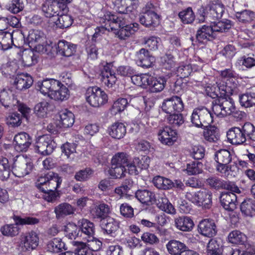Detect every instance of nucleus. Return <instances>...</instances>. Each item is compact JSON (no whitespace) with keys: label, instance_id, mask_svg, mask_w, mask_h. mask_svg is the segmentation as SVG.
<instances>
[{"label":"nucleus","instance_id":"f257e3e1","mask_svg":"<svg viewBox=\"0 0 255 255\" xmlns=\"http://www.w3.org/2000/svg\"><path fill=\"white\" fill-rule=\"evenodd\" d=\"M128 16L126 14L125 17H118L117 15L107 12L102 18L104 25L102 28L104 27L108 31L115 30L120 39L125 40L138 29V23H128Z\"/></svg>","mask_w":255,"mask_h":255},{"label":"nucleus","instance_id":"f03ea898","mask_svg":"<svg viewBox=\"0 0 255 255\" xmlns=\"http://www.w3.org/2000/svg\"><path fill=\"white\" fill-rule=\"evenodd\" d=\"M62 181L61 177L51 171H45L41 174L35 182V186L43 192V198L47 201L53 202L59 198L60 194L55 191L60 186Z\"/></svg>","mask_w":255,"mask_h":255},{"label":"nucleus","instance_id":"7ed1b4c3","mask_svg":"<svg viewBox=\"0 0 255 255\" xmlns=\"http://www.w3.org/2000/svg\"><path fill=\"white\" fill-rule=\"evenodd\" d=\"M46 17H53L57 27L64 28V0H46L41 6Z\"/></svg>","mask_w":255,"mask_h":255},{"label":"nucleus","instance_id":"20e7f679","mask_svg":"<svg viewBox=\"0 0 255 255\" xmlns=\"http://www.w3.org/2000/svg\"><path fill=\"white\" fill-rule=\"evenodd\" d=\"M63 85L62 83L54 79H44L38 81L35 84V88L44 95H47L51 99L58 102H62L64 96L62 95L61 88Z\"/></svg>","mask_w":255,"mask_h":255},{"label":"nucleus","instance_id":"39448f33","mask_svg":"<svg viewBox=\"0 0 255 255\" xmlns=\"http://www.w3.org/2000/svg\"><path fill=\"white\" fill-rule=\"evenodd\" d=\"M221 79L216 82L221 95H232L236 92L237 74L232 69H225L220 72Z\"/></svg>","mask_w":255,"mask_h":255},{"label":"nucleus","instance_id":"423d86ee","mask_svg":"<svg viewBox=\"0 0 255 255\" xmlns=\"http://www.w3.org/2000/svg\"><path fill=\"white\" fill-rule=\"evenodd\" d=\"M214 116L205 107L195 108L191 116V122L198 128H205L213 122Z\"/></svg>","mask_w":255,"mask_h":255},{"label":"nucleus","instance_id":"0eeeda50","mask_svg":"<svg viewBox=\"0 0 255 255\" xmlns=\"http://www.w3.org/2000/svg\"><path fill=\"white\" fill-rule=\"evenodd\" d=\"M85 97L87 102L94 107H99L108 101L107 95L98 87L88 88L85 94Z\"/></svg>","mask_w":255,"mask_h":255},{"label":"nucleus","instance_id":"6e6552de","mask_svg":"<svg viewBox=\"0 0 255 255\" xmlns=\"http://www.w3.org/2000/svg\"><path fill=\"white\" fill-rule=\"evenodd\" d=\"M186 196L188 199L198 206H202L207 209L211 206L212 193L209 190L202 189L197 192H194L193 195L188 193Z\"/></svg>","mask_w":255,"mask_h":255},{"label":"nucleus","instance_id":"1a4fd4ad","mask_svg":"<svg viewBox=\"0 0 255 255\" xmlns=\"http://www.w3.org/2000/svg\"><path fill=\"white\" fill-rule=\"evenodd\" d=\"M56 146L55 143L48 135L39 136L36 143L35 149L43 155L50 154Z\"/></svg>","mask_w":255,"mask_h":255},{"label":"nucleus","instance_id":"9d476101","mask_svg":"<svg viewBox=\"0 0 255 255\" xmlns=\"http://www.w3.org/2000/svg\"><path fill=\"white\" fill-rule=\"evenodd\" d=\"M162 109L167 114L181 113L184 109V104L181 98L178 96H173L164 100Z\"/></svg>","mask_w":255,"mask_h":255},{"label":"nucleus","instance_id":"9b49d317","mask_svg":"<svg viewBox=\"0 0 255 255\" xmlns=\"http://www.w3.org/2000/svg\"><path fill=\"white\" fill-rule=\"evenodd\" d=\"M199 233L208 238H212L217 233V228L215 221L210 219H205L201 221L198 226Z\"/></svg>","mask_w":255,"mask_h":255},{"label":"nucleus","instance_id":"f8f14e48","mask_svg":"<svg viewBox=\"0 0 255 255\" xmlns=\"http://www.w3.org/2000/svg\"><path fill=\"white\" fill-rule=\"evenodd\" d=\"M39 238L36 233L31 232L26 234L19 244L18 250L22 252L31 251L38 245Z\"/></svg>","mask_w":255,"mask_h":255},{"label":"nucleus","instance_id":"ddd939ff","mask_svg":"<svg viewBox=\"0 0 255 255\" xmlns=\"http://www.w3.org/2000/svg\"><path fill=\"white\" fill-rule=\"evenodd\" d=\"M243 130V125L229 129L227 132L228 141L233 144H244L246 141Z\"/></svg>","mask_w":255,"mask_h":255},{"label":"nucleus","instance_id":"4468645a","mask_svg":"<svg viewBox=\"0 0 255 255\" xmlns=\"http://www.w3.org/2000/svg\"><path fill=\"white\" fill-rule=\"evenodd\" d=\"M135 60L138 66L148 68L155 62V58L145 48H141L135 54Z\"/></svg>","mask_w":255,"mask_h":255},{"label":"nucleus","instance_id":"2eb2a0df","mask_svg":"<svg viewBox=\"0 0 255 255\" xmlns=\"http://www.w3.org/2000/svg\"><path fill=\"white\" fill-rule=\"evenodd\" d=\"M158 135L160 141L168 145H172L176 141L177 138L176 131L167 126L160 129Z\"/></svg>","mask_w":255,"mask_h":255},{"label":"nucleus","instance_id":"dca6fc26","mask_svg":"<svg viewBox=\"0 0 255 255\" xmlns=\"http://www.w3.org/2000/svg\"><path fill=\"white\" fill-rule=\"evenodd\" d=\"M140 23L147 27L153 28L159 25L158 15L152 10H147L139 17Z\"/></svg>","mask_w":255,"mask_h":255},{"label":"nucleus","instance_id":"f3484780","mask_svg":"<svg viewBox=\"0 0 255 255\" xmlns=\"http://www.w3.org/2000/svg\"><path fill=\"white\" fill-rule=\"evenodd\" d=\"M113 68L112 63H107L104 66L103 70L101 72V80L105 85L109 87H112L117 80Z\"/></svg>","mask_w":255,"mask_h":255},{"label":"nucleus","instance_id":"a211bd4d","mask_svg":"<svg viewBox=\"0 0 255 255\" xmlns=\"http://www.w3.org/2000/svg\"><path fill=\"white\" fill-rule=\"evenodd\" d=\"M32 138L29 135L22 132L16 134L14 137L15 148L17 151H26L32 143Z\"/></svg>","mask_w":255,"mask_h":255},{"label":"nucleus","instance_id":"6ab92c4d","mask_svg":"<svg viewBox=\"0 0 255 255\" xmlns=\"http://www.w3.org/2000/svg\"><path fill=\"white\" fill-rule=\"evenodd\" d=\"M113 3L116 6L118 12L122 14L121 15H117L118 17H125L126 14L128 15V19H132L134 17V13H132V0H115Z\"/></svg>","mask_w":255,"mask_h":255},{"label":"nucleus","instance_id":"aec40b11","mask_svg":"<svg viewBox=\"0 0 255 255\" xmlns=\"http://www.w3.org/2000/svg\"><path fill=\"white\" fill-rule=\"evenodd\" d=\"M100 226L104 234L114 237L119 228V223L114 218L108 217L100 222Z\"/></svg>","mask_w":255,"mask_h":255},{"label":"nucleus","instance_id":"412c9836","mask_svg":"<svg viewBox=\"0 0 255 255\" xmlns=\"http://www.w3.org/2000/svg\"><path fill=\"white\" fill-rule=\"evenodd\" d=\"M223 207L229 211H233L237 207V197L233 192H223L220 197Z\"/></svg>","mask_w":255,"mask_h":255},{"label":"nucleus","instance_id":"4be33fe9","mask_svg":"<svg viewBox=\"0 0 255 255\" xmlns=\"http://www.w3.org/2000/svg\"><path fill=\"white\" fill-rule=\"evenodd\" d=\"M12 172L16 176L21 177L28 174L33 168L31 162H26L24 161H15L11 167Z\"/></svg>","mask_w":255,"mask_h":255},{"label":"nucleus","instance_id":"5701e85b","mask_svg":"<svg viewBox=\"0 0 255 255\" xmlns=\"http://www.w3.org/2000/svg\"><path fill=\"white\" fill-rule=\"evenodd\" d=\"M33 83L32 77L28 74L18 75L14 81V85L17 90L25 91L29 88Z\"/></svg>","mask_w":255,"mask_h":255},{"label":"nucleus","instance_id":"b1692460","mask_svg":"<svg viewBox=\"0 0 255 255\" xmlns=\"http://www.w3.org/2000/svg\"><path fill=\"white\" fill-rule=\"evenodd\" d=\"M166 247L168 252L171 255H181L187 249L184 243L175 240L169 241Z\"/></svg>","mask_w":255,"mask_h":255},{"label":"nucleus","instance_id":"393cba45","mask_svg":"<svg viewBox=\"0 0 255 255\" xmlns=\"http://www.w3.org/2000/svg\"><path fill=\"white\" fill-rule=\"evenodd\" d=\"M21 58L23 65L30 67L37 63L39 54L34 52L31 48L23 51Z\"/></svg>","mask_w":255,"mask_h":255},{"label":"nucleus","instance_id":"a878e982","mask_svg":"<svg viewBox=\"0 0 255 255\" xmlns=\"http://www.w3.org/2000/svg\"><path fill=\"white\" fill-rule=\"evenodd\" d=\"M213 29L210 25H204L198 29L196 37L200 43H205L214 38Z\"/></svg>","mask_w":255,"mask_h":255},{"label":"nucleus","instance_id":"bb28decb","mask_svg":"<svg viewBox=\"0 0 255 255\" xmlns=\"http://www.w3.org/2000/svg\"><path fill=\"white\" fill-rule=\"evenodd\" d=\"M91 213L94 218L100 219L101 221L108 218L110 213V207L106 204L102 203L93 208Z\"/></svg>","mask_w":255,"mask_h":255},{"label":"nucleus","instance_id":"cd10ccee","mask_svg":"<svg viewBox=\"0 0 255 255\" xmlns=\"http://www.w3.org/2000/svg\"><path fill=\"white\" fill-rule=\"evenodd\" d=\"M11 90L3 89L0 93V102L5 108L11 107L17 103Z\"/></svg>","mask_w":255,"mask_h":255},{"label":"nucleus","instance_id":"c85d7f7f","mask_svg":"<svg viewBox=\"0 0 255 255\" xmlns=\"http://www.w3.org/2000/svg\"><path fill=\"white\" fill-rule=\"evenodd\" d=\"M204 129L203 136L204 139L210 142H217L220 139L219 130L215 126H207Z\"/></svg>","mask_w":255,"mask_h":255},{"label":"nucleus","instance_id":"c756f323","mask_svg":"<svg viewBox=\"0 0 255 255\" xmlns=\"http://www.w3.org/2000/svg\"><path fill=\"white\" fill-rule=\"evenodd\" d=\"M211 22L220 19L224 12V5L219 2H212L209 4Z\"/></svg>","mask_w":255,"mask_h":255},{"label":"nucleus","instance_id":"7c9ffc66","mask_svg":"<svg viewBox=\"0 0 255 255\" xmlns=\"http://www.w3.org/2000/svg\"><path fill=\"white\" fill-rule=\"evenodd\" d=\"M174 222L176 227L184 232L191 231L194 225L192 220L187 216L179 217L175 219Z\"/></svg>","mask_w":255,"mask_h":255},{"label":"nucleus","instance_id":"2f4dec72","mask_svg":"<svg viewBox=\"0 0 255 255\" xmlns=\"http://www.w3.org/2000/svg\"><path fill=\"white\" fill-rule=\"evenodd\" d=\"M229 164L218 163L216 166L218 171L223 176L229 178L236 177L239 172L237 166L235 165H228Z\"/></svg>","mask_w":255,"mask_h":255},{"label":"nucleus","instance_id":"473e14b6","mask_svg":"<svg viewBox=\"0 0 255 255\" xmlns=\"http://www.w3.org/2000/svg\"><path fill=\"white\" fill-rule=\"evenodd\" d=\"M135 197L141 203L147 205L153 204L155 199L154 193L147 190H137Z\"/></svg>","mask_w":255,"mask_h":255},{"label":"nucleus","instance_id":"72a5a7b5","mask_svg":"<svg viewBox=\"0 0 255 255\" xmlns=\"http://www.w3.org/2000/svg\"><path fill=\"white\" fill-rule=\"evenodd\" d=\"M126 133V128L121 123H115L109 128V134L113 138L121 139Z\"/></svg>","mask_w":255,"mask_h":255},{"label":"nucleus","instance_id":"f704fd0d","mask_svg":"<svg viewBox=\"0 0 255 255\" xmlns=\"http://www.w3.org/2000/svg\"><path fill=\"white\" fill-rule=\"evenodd\" d=\"M239 102L242 107L245 108L255 107V93L247 92L239 96Z\"/></svg>","mask_w":255,"mask_h":255},{"label":"nucleus","instance_id":"c9c22d12","mask_svg":"<svg viewBox=\"0 0 255 255\" xmlns=\"http://www.w3.org/2000/svg\"><path fill=\"white\" fill-rule=\"evenodd\" d=\"M154 185L161 190H169L173 187V182L168 178L156 176L152 180Z\"/></svg>","mask_w":255,"mask_h":255},{"label":"nucleus","instance_id":"e433bc0d","mask_svg":"<svg viewBox=\"0 0 255 255\" xmlns=\"http://www.w3.org/2000/svg\"><path fill=\"white\" fill-rule=\"evenodd\" d=\"M13 44V35L9 32H0V50L5 51Z\"/></svg>","mask_w":255,"mask_h":255},{"label":"nucleus","instance_id":"4c0bfd02","mask_svg":"<svg viewBox=\"0 0 255 255\" xmlns=\"http://www.w3.org/2000/svg\"><path fill=\"white\" fill-rule=\"evenodd\" d=\"M50 107L49 103L45 101L39 102L34 108V114L38 118H45L50 111Z\"/></svg>","mask_w":255,"mask_h":255},{"label":"nucleus","instance_id":"58836bf2","mask_svg":"<svg viewBox=\"0 0 255 255\" xmlns=\"http://www.w3.org/2000/svg\"><path fill=\"white\" fill-rule=\"evenodd\" d=\"M79 226L82 233L88 236V238H91L94 234V224L90 221L82 219L79 221Z\"/></svg>","mask_w":255,"mask_h":255},{"label":"nucleus","instance_id":"ea45409f","mask_svg":"<svg viewBox=\"0 0 255 255\" xmlns=\"http://www.w3.org/2000/svg\"><path fill=\"white\" fill-rule=\"evenodd\" d=\"M240 209L242 214L252 217L255 214V201L251 199H246L241 204Z\"/></svg>","mask_w":255,"mask_h":255},{"label":"nucleus","instance_id":"a19ab883","mask_svg":"<svg viewBox=\"0 0 255 255\" xmlns=\"http://www.w3.org/2000/svg\"><path fill=\"white\" fill-rule=\"evenodd\" d=\"M208 255H223V249L220 244L215 239L210 240L207 246Z\"/></svg>","mask_w":255,"mask_h":255},{"label":"nucleus","instance_id":"79ce46f5","mask_svg":"<svg viewBox=\"0 0 255 255\" xmlns=\"http://www.w3.org/2000/svg\"><path fill=\"white\" fill-rule=\"evenodd\" d=\"M178 17L183 24H191L195 18L194 12L191 7H188L178 13Z\"/></svg>","mask_w":255,"mask_h":255},{"label":"nucleus","instance_id":"37998d69","mask_svg":"<svg viewBox=\"0 0 255 255\" xmlns=\"http://www.w3.org/2000/svg\"><path fill=\"white\" fill-rule=\"evenodd\" d=\"M222 103V110H223L224 114L225 116L231 115L235 113L236 107L234 100L230 98L220 97Z\"/></svg>","mask_w":255,"mask_h":255},{"label":"nucleus","instance_id":"c03bdc74","mask_svg":"<svg viewBox=\"0 0 255 255\" xmlns=\"http://www.w3.org/2000/svg\"><path fill=\"white\" fill-rule=\"evenodd\" d=\"M11 171L8 160L5 157H0V179L1 180L7 179Z\"/></svg>","mask_w":255,"mask_h":255},{"label":"nucleus","instance_id":"a18cd8bd","mask_svg":"<svg viewBox=\"0 0 255 255\" xmlns=\"http://www.w3.org/2000/svg\"><path fill=\"white\" fill-rule=\"evenodd\" d=\"M166 83V80L164 77H160L158 78L152 77L149 89L151 92L158 93L162 91Z\"/></svg>","mask_w":255,"mask_h":255},{"label":"nucleus","instance_id":"49530a36","mask_svg":"<svg viewBox=\"0 0 255 255\" xmlns=\"http://www.w3.org/2000/svg\"><path fill=\"white\" fill-rule=\"evenodd\" d=\"M215 21V20L213 21V22H211L212 24L210 25L211 28L213 29V34L216 32H225L231 27V21L230 20L225 19L224 21H219L217 22H216Z\"/></svg>","mask_w":255,"mask_h":255},{"label":"nucleus","instance_id":"de8ad7c7","mask_svg":"<svg viewBox=\"0 0 255 255\" xmlns=\"http://www.w3.org/2000/svg\"><path fill=\"white\" fill-rule=\"evenodd\" d=\"M19 224H6L0 228V231L1 234L7 237H14L19 234V228L18 225Z\"/></svg>","mask_w":255,"mask_h":255},{"label":"nucleus","instance_id":"09e8293b","mask_svg":"<svg viewBox=\"0 0 255 255\" xmlns=\"http://www.w3.org/2000/svg\"><path fill=\"white\" fill-rule=\"evenodd\" d=\"M215 159L218 163L229 164L232 161V155L229 150L221 149L216 152Z\"/></svg>","mask_w":255,"mask_h":255},{"label":"nucleus","instance_id":"8fccbe9b","mask_svg":"<svg viewBox=\"0 0 255 255\" xmlns=\"http://www.w3.org/2000/svg\"><path fill=\"white\" fill-rule=\"evenodd\" d=\"M196 14L197 20L199 23L211 22L209 4L206 6H201L198 8Z\"/></svg>","mask_w":255,"mask_h":255},{"label":"nucleus","instance_id":"3c124183","mask_svg":"<svg viewBox=\"0 0 255 255\" xmlns=\"http://www.w3.org/2000/svg\"><path fill=\"white\" fill-rule=\"evenodd\" d=\"M246 141H251L255 144V127L250 122H246L243 125Z\"/></svg>","mask_w":255,"mask_h":255},{"label":"nucleus","instance_id":"603ef678","mask_svg":"<svg viewBox=\"0 0 255 255\" xmlns=\"http://www.w3.org/2000/svg\"><path fill=\"white\" fill-rule=\"evenodd\" d=\"M127 169L123 166L111 164V167L108 170L110 176L114 179H120L126 176Z\"/></svg>","mask_w":255,"mask_h":255},{"label":"nucleus","instance_id":"864d4df0","mask_svg":"<svg viewBox=\"0 0 255 255\" xmlns=\"http://www.w3.org/2000/svg\"><path fill=\"white\" fill-rule=\"evenodd\" d=\"M230 243L234 244L243 245L247 241L246 236L239 231H233L228 236Z\"/></svg>","mask_w":255,"mask_h":255},{"label":"nucleus","instance_id":"5fc2aeb1","mask_svg":"<svg viewBox=\"0 0 255 255\" xmlns=\"http://www.w3.org/2000/svg\"><path fill=\"white\" fill-rule=\"evenodd\" d=\"M71 243L77 247L75 249V255H94L92 251L87 247L85 243L78 241H72Z\"/></svg>","mask_w":255,"mask_h":255},{"label":"nucleus","instance_id":"6e6d98bb","mask_svg":"<svg viewBox=\"0 0 255 255\" xmlns=\"http://www.w3.org/2000/svg\"><path fill=\"white\" fill-rule=\"evenodd\" d=\"M236 17L239 21L243 23H250L255 20V13L249 10H245L236 13Z\"/></svg>","mask_w":255,"mask_h":255},{"label":"nucleus","instance_id":"4d7b16f0","mask_svg":"<svg viewBox=\"0 0 255 255\" xmlns=\"http://www.w3.org/2000/svg\"><path fill=\"white\" fill-rule=\"evenodd\" d=\"M47 250L50 252L61 253L64 249V243L61 239L54 238L47 245Z\"/></svg>","mask_w":255,"mask_h":255},{"label":"nucleus","instance_id":"13d9d810","mask_svg":"<svg viewBox=\"0 0 255 255\" xmlns=\"http://www.w3.org/2000/svg\"><path fill=\"white\" fill-rule=\"evenodd\" d=\"M128 161V155L125 152H118L112 158L111 164L126 167Z\"/></svg>","mask_w":255,"mask_h":255},{"label":"nucleus","instance_id":"bf43d9fd","mask_svg":"<svg viewBox=\"0 0 255 255\" xmlns=\"http://www.w3.org/2000/svg\"><path fill=\"white\" fill-rule=\"evenodd\" d=\"M80 230L77 226L73 223H69L65 226V236L69 240L75 239L78 236Z\"/></svg>","mask_w":255,"mask_h":255},{"label":"nucleus","instance_id":"052dcab7","mask_svg":"<svg viewBox=\"0 0 255 255\" xmlns=\"http://www.w3.org/2000/svg\"><path fill=\"white\" fill-rule=\"evenodd\" d=\"M167 120L169 124L175 128L181 126L184 123L183 115L180 113L169 114L167 117Z\"/></svg>","mask_w":255,"mask_h":255},{"label":"nucleus","instance_id":"680f3d73","mask_svg":"<svg viewBox=\"0 0 255 255\" xmlns=\"http://www.w3.org/2000/svg\"><path fill=\"white\" fill-rule=\"evenodd\" d=\"M42 33L38 30H33L29 31L27 38L29 47L31 48L35 43L41 42L43 40Z\"/></svg>","mask_w":255,"mask_h":255},{"label":"nucleus","instance_id":"e2e57ef3","mask_svg":"<svg viewBox=\"0 0 255 255\" xmlns=\"http://www.w3.org/2000/svg\"><path fill=\"white\" fill-rule=\"evenodd\" d=\"M128 105V102L127 99L119 98L114 103L111 112L113 114L116 115L118 113L124 111Z\"/></svg>","mask_w":255,"mask_h":255},{"label":"nucleus","instance_id":"0e129e2a","mask_svg":"<svg viewBox=\"0 0 255 255\" xmlns=\"http://www.w3.org/2000/svg\"><path fill=\"white\" fill-rule=\"evenodd\" d=\"M203 164L199 161H193L187 164L186 171L188 175H196L202 172Z\"/></svg>","mask_w":255,"mask_h":255},{"label":"nucleus","instance_id":"69168bd1","mask_svg":"<svg viewBox=\"0 0 255 255\" xmlns=\"http://www.w3.org/2000/svg\"><path fill=\"white\" fill-rule=\"evenodd\" d=\"M58 117L60 119L59 124H50L47 127V131L53 135L60 134L63 130V123L62 115L59 114Z\"/></svg>","mask_w":255,"mask_h":255},{"label":"nucleus","instance_id":"338daca9","mask_svg":"<svg viewBox=\"0 0 255 255\" xmlns=\"http://www.w3.org/2000/svg\"><path fill=\"white\" fill-rule=\"evenodd\" d=\"M24 7L22 0H11L7 5V9L13 13H17L22 11Z\"/></svg>","mask_w":255,"mask_h":255},{"label":"nucleus","instance_id":"774afa93","mask_svg":"<svg viewBox=\"0 0 255 255\" xmlns=\"http://www.w3.org/2000/svg\"><path fill=\"white\" fill-rule=\"evenodd\" d=\"M93 173V171L91 169L86 168L76 172L75 175V179L78 181H85L91 177Z\"/></svg>","mask_w":255,"mask_h":255}]
</instances>
